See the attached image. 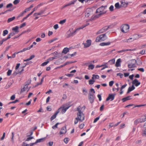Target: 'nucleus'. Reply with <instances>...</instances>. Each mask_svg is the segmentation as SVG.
<instances>
[{
  "label": "nucleus",
  "instance_id": "obj_1",
  "mask_svg": "<svg viewBox=\"0 0 146 146\" xmlns=\"http://www.w3.org/2000/svg\"><path fill=\"white\" fill-rule=\"evenodd\" d=\"M107 7V6H102L98 8L96 10V13H100L96 15L95 16V18H98L102 15L106 13V11H104L105 9Z\"/></svg>",
  "mask_w": 146,
  "mask_h": 146
},
{
  "label": "nucleus",
  "instance_id": "obj_2",
  "mask_svg": "<svg viewBox=\"0 0 146 146\" xmlns=\"http://www.w3.org/2000/svg\"><path fill=\"white\" fill-rule=\"evenodd\" d=\"M107 37L106 36V34H104L100 35L97 36L96 38V41L98 42L103 41L106 39Z\"/></svg>",
  "mask_w": 146,
  "mask_h": 146
},
{
  "label": "nucleus",
  "instance_id": "obj_3",
  "mask_svg": "<svg viewBox=\"0 0 146 146\" xmlns=\"http://www.w3.org/2000/svg\"><path fill=\"white\" fill-rule=\"evenodd\" d=\"M129 25L125 24L122 25L121 27V31L124 33H126L129 31Z\"/></svg>",
  "mask_w": 146,
  "mask_h": 146
},
{
  "label": "nucleus",
  "instance_id": "obj_4",
  "mask_svg": "<svg viewBox=\"0 0 146 146\" xmlns=\"http://www.w3.org/2000/svg\"><path fill=\"white\" fill-rule=\"evenodd\" d=\"M31 80L30 79L28 80L26 82V84L24 86V88L21 89V92H23L24 91H28L29 90L30 88H29L28 86L29 85L31 84Z\"/></svg>",
  "mask_w": 146,
  "mask_h": 146
},
{
  "label": "nucleus",
  "instance_id": "obj_5",
  "mask_svg": "<svg viewBox=\"0 0 146 146\" xmlns=\"http://www.w3.org/2000/svg\"><path fill=\"white\" fill-rule=\"evenodd\" d=\"M77 117L75 118L76 119H79L81 122H82L84 120L85 116L82 112H78L77 113Z\"/></svg>",
  "mask_w": 146,
  "mask_h": 146
},
{
  "label": "nucleus",
  "instance_id": "obj_6",
  "mask_svg": "<svg viewBox=\"0 0 146 146\" xmlns=\"http://www.w3.org/2000/svg\"><path fill=\"white\" fill-rule=\"evenodd\" d=\"M80 30V29L78 28H77L74 31L71 32L70 30H69L67 32V37L68 38H69L71 37H72L74 35H75L76 33L79 31Z\"/></svg>",
  "mask_w": 146,
  "mask_h": 146
},
{
  "label": "nucleus",
  "instance_id": "obj_7",
  "mask_svg": "<svg viewBox=\"0 0 146 146\" xmlns=\"http://www.w3.org/2000/svg\"><path fill=\"white\" fill-rule=\"evenodd\" d=\"M138 39V37L137 36V34H135L133 36L132 38H130L128 39L125 40L124 42H130Z\"/></svg>",
  "mask_w": 146,
  "mask_h": 146
},
{
  "label": "nucleus",
  "instance_id": "obj_8",
  "mask_svg": "<svg viewBox=\"0 0 146 146\" xmlns=\"http://www.w3.org/2000/svg\"><path fill=\"white\" fill-rule=\"evenodd\" d=\"M70 107V106H69L66 107H60L58 110L57 111H58L59 113L61 111V113L62 114H64L66 112L67 110Z\"/></svg>",
  "mask_w": 146,
  "mask_h": 146
},
{
  "label": "nucleus",
  "instance_id": "obj_9",
  "mask_svg": "<svg viewBox=\"0 0 146 146\" xmlns=\"http://www.w3.org/2000/svg\"><path fill=\"white\" fill-rule=\"evenodd\" d=\"M109 28V26H106L104 27L102 29L100 30L98 32H97V34H99L106 31Z\"/></svg>",
  "mask_w": 146,
  "mask_h": 146
},
{
  "label": "nucleus",
  "instance_id": "obj_10",
  "mask_svg": "<svg viewBox=\"0 0 146 146\" xmlns=\"http://www.w3.org/2000/svg\"><path fill=\"white\" fill-rule=\"evenodd\" d=\"M135 61V62L134 63H132L131 62L128 65V67L129 68H133L136 67V64L137 63V61L135 59H132L131 60V61Z\"/></svg>",
  "mask_w": 146,
  "mask_h": 146
},
{
  "label": "nucleus",
  "instance_id": "obj_11",
  "mask_svg": "<svg viewBox=\"0 0 146 146\" xmlns=\"http://www.w3.org/2000/svg\"><path fill=\"white\" fill-rule=\"evenodd\" d=\"M86 43H83L82 44L84 45V48H87L89 47L91 44L92 41L88 39L86 40Z\"/></svg>",
  "mask_w": 146,
  "mask_h": 146
},
{
  "label": "nucleus",
  "instance_id": "obj_12",
  "mask_svg": "<svg viewBox=\"0 0 146 146\" xmlns=\"http://www.w3.org/2000/svg\"><path fill=\"white\" fill-rule=\"evenodd\" d=\"M88 98L90 103L91 104L93 103L94 99V94L90 93Z\"/></svg>",
  "mask_w": 146,
  "mask_h": 146
},
{
  "label": "nucleus",
  "instance_id": "obj_13",
  "mask_svg": "<svg viewBox=\"0 0 146 146\" xmlns=\"http://www.w3.org/2000/svg\"><path fill=\"white\" fill-rule=\"evenodd\" d=\"M115 95V94H109L108 96L106 98V101H108L109 100H110L111 101H113L114 99Z\"/></svg>",
  "mask_w": 146,
  "mask_h": 146
},
{
  "label": "nucleus",
  "instance_id": "obj_14",
  "mask_svg": "<svg viewBox=\"0 0 146 146\" xmlns=\"http://www.w3.org/2000/svg\"><path fill=\"white\" fill-rule=\"evenodd\" d=\"M132 84L135 85L136 86H138L141 84V83L139 82L137 79H134L132 82Z\"/></svg>",
  "mask_w": 146,
  "mask_h": 146
},
{
  "label": "nucleus",
  "instance_id": "obj_15",
  "mask_svg": "<svg viewBox=\"0 0 146 146\" xmlns=\"http://www.w3.org/2000/svg\"><path fill=\"white\" fill-rule=\"evenodd\" d=\"M135 50V49H123L122 50H119L117 51V53H122L124 52L125 51H134Z\"/></svg>",
  "mask_w": 146,
  "mask_h": 146
},
{
  "label": "nucleus",
  "instance_id": "obj_16",
  "mask_svg": "<svg viewBox=\"0 0 146 146\" xmlns=\"http://www.w3.org/2000/svg\"><path fill=\"white\" fill-rule=\"evenodd\" d=\"M66 132V127H63L62 128L60 131V134H62L65 133Z\"/></svg>",
  "mask_w": 146,
  "mask_h": 146
},
{
  "label": "nucleus",
  "instance_id": "obj_17",
  "mask_svg": "<svg viewBox=\"0 0 146 146\" xmlns=\"http://www.w3.org/2000/svg\"><path fill=\"white\" fill-rule=\"evenodd\" d=\"M121 59L120 58L118 59L116 62L115 66L116 67H118L121 66Z\"/></svg>",
  "mask_w": 146,
  "mask_h": 146
},
{
  "label": "nucleus",
  "instance_id": "obj_18",
  "mask_svg": "<svg viewBox=\"0 0 146 146\" xmlns=\"http://www.w3.org/2000/svg\"><path fill=\"white\" fill-rule=\"evenodd\" d=\"M135 89V87L133 85H132L131 87H129L128 90L127 94H128L130 93V92L133 91Z\"/></svg>",
  "mask_w": 146,
  "mask_h": 146
},
{
  "label": "nucleus",
  "instance_id": "obj_19",
  "mask_svg": "<svg viewBox=\"0 0 146 146\" xmlns=\"http://www.w3.org/2000/svg\"><path fill=\"white\" fill-rule=\"evenodd\" d=\"M142 123V120H141V118H138L135 120L134 122V124L137 125L139 123Z\"/></svg>",
  "mask_w": 146,
  "mask_h": 146
},
{
  "label": "nucleus",
  "instance_id": "obj_20",
  "mask_svg": "<svg viewBox=\"0 0 146 146\" xmlns=\"http://www.w3.org/2000/svg\"><path fill=\"white\" fill-rule=\"evenodd\" d=\"M19 28V27L18 26H16L15 27H13L12 29V30L14 31L13 32H15L16 34L19 32V31H18Z\"/></svg>",
  "mask_w": 146,
  "mask_h": 146
},
{
  "label": "nucleus",
  "instance_id": "obj_21",
  "mask_svg": "<svg viewBox=\"0 0 146 146\" xmlns=\"http://www.w3.org/2000/svg\"><path fill=\"white\" fill-rule=\"evenodd\" d=\"M131 96H127L126 97L123 98L122 99V100L123 101V102H125L127 100L132 99V98H131Z\"/></svg>",
  "mask_w": 146,
  "mask_h": 146
},
{
  "label": "nucleus",
  "instance_id": "obj_22",
  "mask_svg": "<svg viewBox=\"0 0 146 146\" xmlns=\"http://www.w3.org/2000/svg\"><path fill=\"white\" fill-rule=\"evenodd\" d=\"M58 113V111H56L55 113L51 116V117L50 118V119L51 121L54 119H55L56 118V115Z\"/></svg>",
  "mask_w": 146,
  "mask_h": 146
},
{
  "label": "nucleus",
  "instance_id": "obj_23",
  "mask_svg": "<svg viewBox=\"0 0 146 146\" xmlns=\"http://www.w3.org/2000/svg\"><path fill=\"white\" fill-rule=\"evenodd\" d=\"M111 42H103L100 43V45L102 46H108L110 45Z\"/></svg>",
  "mask_w": 146,
  "mask_h": 146
},
{
  "label": "nucleus",
  "instance_id": "obj_24",
  "mask_svg": "<svg viewBox=\"0 0 146 146\" xmlns=\"http://www.w3.org/2000/svg\"><path fill=\"white\" fill-rule=\"evenodd\" d=\"M76 54V52H75L72 54H68L66 56H65V57L67 58H71L72 57H73L75 56Z\"/></svg>",
  "mask_w": 146,
  "mask_h": 146
},
{
  "label": "nucleus",
  "instance_id": "obj_25",
  "mask_svg": "<svg viewBox=\"0 0 146 146\" xmlns=\"http://www.w3.org/2000/svg\"><path fill=\"white\" fill-rule=\"evenodd\" d=\"M69 49L67 47L64 48L63 49L62 52L65 54H67L69 51Z\"/></svg>",
  "mask_w": 146,
  "mask_h": 146
},
{
  "label": "nucleus",
  "instance_id": "obj_26",
  "mask_svg": "<svg viewBox=\"0 0 146 146\" xmlns=\"http://www.w3.org/2000/svg\"><path fill=\"white\" fill-rule=\"evenodd\" d=\"M45 139V138H44L37 139L35 142V143H38L42 142Z\"/></svg>",
  "mask_w": 146,
  "mask_h": 146
},
{
  "label": "nucleus",
  "instance_id": "obj_27",
  "mask_svg": "<svg viewBox=\"0 0 146 146\" xmlns=\"http://www.w3.org/2000/svg\"><path fill=\"white\" fill-rule=\"evenodd\" d=\"M77 0H74L73 1H71V2L66 4L67 6H68L71 5H72L74 4L76 2Z\"/></svg>",
  "mask_w": 146,
  "mask_h": 146
},
{
  "label": "nucleus",
  "instance_id": "obj_28",
  "mask_svg": "<svg viewBox=\"0 0 146 146\" xmlns=\"http://www.w3.org/2000/svg\"><path fill=\"white\" fill-rule=\"evenodd\" d=\"M56 58H57V56H54V57H50V58H48L47 59V61H48V63H49L50 61H52V60H54V59H56Z\"/></svg>",
  "mask_w": 146,
  "mask_h": 146
},
{
  "label": "nucleus",
  "instance_id": "obj_29",
  "mask_svg": "<svg viewBox=\"0 0 146 146\" xmlns=\"http://www.w3.org/2000/svg\"><path fill=\"white\" fill-rule=\"evenodd\" d=\"M88 21H87V23L85 25H83L82 26H81V27L79 28L80 29V30L81 29H82L84 27H86L88 25H89V23H88Z\"/></svg>",
  "mask_w": 146,
  "mask_h": 146
},
{
  "label": "nucleus",
  "instance_id": "obj_30",
  "mask_svg": "<svg viewBox=\"0 0 146 146\" xmlns=\"http://www.w3.org/2000/svg\"><path fill=\"white\" fill-rule=\"evenodd\" d=\"M99 78V76L98 75H95L94 74H93L92 75V79H98Z\"/></svg>",
  "mask_w": 146,
  "mask_h": 146
},
{
  "label": "nucleus",
  "instance_id": "obj_31",
  "mask_svg": "<svg viewBox=\"0 0 146 146\" xmlns=\"http://www.w3.org/2000/svg\"><path fill=\"white\" fill-rule=\"evenodd\" d=\"M15 17L14 16L12 17L9 18L7 20V22L8 23H10V22L14 20L15 19Z\"/></svg>",
  "mask_w": 146,
  "mask_h": 146
},
{
  "label": "nucleus",
  "instance_id": "obj_32",
  "mask_svg": "<svg viewBox=\"0 0 146 146\" xmlns=\"http://www.w3.org/2000/svg\"><path fill=\"white\" fill-rule=\"evenodd\" d=\"M108 62L110 64H114L115 62V59H113L109 61Z\"/></svg>",
  "mask_w": 146,
  "mask_h": 146
},
{
  "label": "nucleus",
  "instance_id": "obj_33",
  "mask_svg": "<svg viewBox=\"0 0 146 146\" xmlns=\"http://www.w3.org/2000/svg\"><path fill=\"white\" fill-rule=\"evenodd\" d=\"M89 70H93L94 67V65L93 64H90L88 66Z\"/></svg>",
  "mask_w": 146,
  "mask_h": 146
},
{
  "label": "nucleus",
  "instance_id": "obj_34",
  "mask_svg": "<svg viewBox=\"0 0 146 146\" xmlns=\"http://www.w3.org/2000/svg\"><path fill=\"white\" fill-rule=\"evenodd\" d=\"M44 11H41L40 12L38 13H35L34 14V16H36L38 15H42V13H43Z\"/></svg>",
  "mask_w": 146,
  "mask_h": 146
},
{
  "label": "nucleus",
  "instance_id": "obj_35",
  "mask_svg": "<svg viewBox=\"0 0 146 146\" xmlns=\"http://www.w3.org/2000/svg\"><path fill=\"white\" fill-rule=\"evenodd\" d=\"M115 6L116 8L117 9H119L120 8L119 5V2H117L115 4Z\"/></svg>",
  "mask_w": 146,
  "mask_h": 146
},
{
  "label": "nucleus",
  "instance_id": "obj_36",
  "mask_svg": "<svg viewBox=\"0 0 146 146\" xmlns=\"http://www.w3.org/2000/svg\"><path fill=\"white\" fill-rule=\"evenodd\" d=\"M8 33V31L7 30H5L3 31V36H5Z\"/></svg>",
  "mask_w": 146,
  "mask_h": 146
},
{
  "label": "nucleus",
  "instance_id": "obj_37",
  "mask_svg": "<svg viewBox=\"0 0 146 146\" xmlns=\"http://www.w3.org/2000/svg\"><path fill=\"white\" fill-rule=\"evenodd\" d=\"M142 135L143 137H146V129L143 130L142 133Z\"/></svg>",
  "mask_w": 146,
  "mask_h": 146
},
{
  "label": "nucleus",
  "instance_id": "obj_38",
  "mask_svg": "<svg viewBox=\"0 0 146 146\" xmlns=\"http://www.w3.org/2000/svg\"><path fill=\"white\" fill-rule=\"evenodd\" d=\"M59 124V123H57L54 125L53 126L52 128L53 129H55L56 128H57L58 127V125Z\"/></svg>",
  "mask_w": 146,
  "mask_h": 146
},
{
  "label": "nucleus",
  "instance_id": "obj_39",
  "mask_svg": "<svg viewBox=\"0 0 146 146\" xmlns=\"http://www.w3.org/2000/svg\"><path fill=\"white\" fill-rule=\"evenodd\" d=\"M66 19L61 20L59 22V23L61 25L64 24L66 21Z\"/></svg>",
  "mask_w": 146,
  "mask_h": 146
},
{
  "label": "nucleus",
  "instance_id": "obj_40",
  "mask_svg": "<svg viewBox=\"0 0 146 146\" xmlns=\"http://www.w3.org/2000/svg\"><path fill=\"white\" fill-rule=\"evenodd\" d=\"M89 84L90 85H92L94 84L95 82V81L92 80H90L89 81Z\"/></svg>",
  "mask_w": 146,
  "mask_h": 146
},
{
  "label": "nucleus",
  "instance_id": "obj_41",
  "mask_svg": "<svg viewBox=\"0 0 146 146\" xmlns=\"http://www.w3.org/2000/svg\"><path fill=\"white\" fill-rule=\"evenodd\" d=\"M12 70H9L7 72V74L8 76H10L12 72Z\"/></svg>",
  "mask_w": 146,
  "mask_h": 146
},
{
  "label": "nucleus",
  "instance_id": "obj_42",
  "mask_svg": "<svg viewBox=\"0 0 146 146\" xmlns=\"http://www.w3.org/2000/svg\"><path fill=\"white\" fill-rule=\"evenodd\" d=\"M48 63V61H46V62H44L42 63L41 64V66H44L46 65Z\"/></svg>",
  "mask_w": 146,
  "mask_h": 146
},
{
  "label": "nucleus",
  "instance_id": "obj_43",
  "mask_svg": "<svg viewBox=\"0 0 146 146\" xmlns=\"http://www.w3.org/2000/svg\"><path fill=\"white\" fill-rule=\"evenodd\" d=\"M146 106V104H142V105H137L135 106H134L133 108H135V107H141V106Z\"/></svg>",
  "mask_w": 146,
  "mask_h": 146
},
{
  "label": "nucleus",
  "instance_id": "obj_44",
  "mask_svg": "<svg viewBox=\"0 0 146 146\" xmlns=\"http://www.w3.org/2000/svg\"><path fill=\"white\" fill-rule=\"evenodd\" d=\"M100 118V117L99 116L95 118L93 122L94 123H95L97 122L99 119Z\"/></svg>",
  "mask_w": 146,
  "mask_h": 146
},
{
  "label": "nucleus",
  "instance_id": "obj_45",
  "mask_svg": "<svg viewBox=\"0 0 146 146\" xmlns=\"http://www.w3.org/2000/svg\"><path fill=\"white\" fill-rule=\"evenodd\" d=\"M20 1V0H15L13 1V3L14 5H16L19 3Z\"/></svg>",
  "mask_w": 146,
  "mask_h": 146
},
{
  "label": "nucleus",
  "instance_id": "obj_46",
  "mask_svg": "<svg viewBox=\"0 0 146 146\" xmlns=\"http://www.w3.org/2000/svg\"><path fill=\"white\" fill-rule=\"evenodd\" d=\"M13 5L11 3H10L7 5L6 8H8L12 7Z\"/></svg>",
  "mask_w": 146,
  "mask_h": 146
},
{
  "label": "nucleus",
  "instance_id": "obj_47",
  "mask_svg": "<svg viewBox=\"0 0 146 146\" xmlns=\"http://www.w3.org/2000/svg\"><path fill=\"white\" fill-rule=\"evenodd\" d=\"M30 63H31V62H27L25 63L24 64V66H22V68H24L25 67H26V66L27 65L29 64H30Z\"/></svg>",
  "mask_w": 146,
  "mask_h": 146
},
{
  "label": "nucleus",
  "instance_id": "obj_48",
  "mask_svg": "<svg viewBox=\"0 0 146 146\" xmlns=\"http://www.w3.org/2000/svg\"><path fill=\"white\" fill-rule=\"evenodd\" d=\"M73 62H67L64 64V66H65L67 65L71 64L73 63Z\"/></svg>",
  "mask_w": 146,
  "mask_h": 146
},
{
  "label": "nucleus",
  "instance_id": "obj_49",
  "mask_svg": "<svg viewBox=\"0 0 146 146\" xmlns=\"http://www.w3.org/2000/svg\"><path fill=\"white\" fill-rule=\"evenodd\" d=\"M113 5H111L109 8V10L110 11H112L113 10Z\"/></svg>",
  "mask_w": 146,
  "mask_h": 146
},
{
  "label": "nucleus",
  "instance_id": "obj_50",
  "mask_svg": "<svg viewBox=\"0 0 146 146\" xmlns=\"http://www.w3.org/2000/svg\"><path fill=\"white\" fill-rule=\"evenodd\" d=\"M84 125H85L84 123L81 124L79 126V127L80 129H82L84 127Z\"/></svg>",
  "mask_w": 146,
  "mask_h": 146
},
{
  "label": "nucleus",
  "instance_id": "obj_51",
  "mask_svg": "<svg viewBox=\"0 0 146 146\" xmlns=\"http://www.w3.org/2000/svg\"><path fill=\"white\" fill-rule=\"evenodd\" d=\"M77 110L78 111V112H82L80 109V106H78L77 108Z\"/></svg>",
  "mask_w": 146,
  "mask_h": 146
},
{
  "label": "nucleus",
  "instance_id": "obj_52",
  "mask_svg": "<svg viewBox=\"0 0 146 146\" xmlns=\"http://www.w3.org/2000/svg\"><path fill=\"white\" fill-rule=\"evenodd\" d=\"M26 25V23H22L20 26L19 28H23V27H25V26Z\"/></svg>",
  "mask_w": 146,
  "mask_h": 146
},
{
  "label": "nucleus",
  "instance_id": "obj_53",
  "mask_svg": "<svg viewBox=\"0 0 146 146\" xmlns=\"http://www.w3.org/2000/svg\"><path fill=\"white\" fill-rule=\"evenodd\" d=\"M127 86V84H125L123 85L121 87L120 89V90L121 91L122 89L124 88H125Z\"/></svg>",
  "mask_w": 146,
  "mask_h": 146
},
{
  "label": "nucleus",
  "instance_id": "obj_54",
  "mask_svg": "<svg viewBox=\"0 0 146 146\" xmlns=\"http://www.w3.org/2000/svg\"><path fill=\"white\" fill-rule=\"evenodd\" d=\"M73 74H65V75L69 77H72L73 76Z\"/></svg>",
  "mask_w": 146,
  "mask_h": 146
},
{
  "label": "nucleus",
  "instance_id": "obj_55",
  "mask_svg": "<svg viewBox=\"0 0 146 146\" xmlns=\"http://www.w3.org/2000/svg\"><path fill=\"white\" fill-rule=\"evenodd\" d=\"M29 50L28 47H27V48H23L22 50H21L20 51V52H24V51H26L27 50Z\"/></svg>",
  "mask_w": 146,
  "mask_h": 146
},
{
  "label": "nucleus",
  "instance_id": "obj_56",
  "mask_svg": "<svg viewBox=\"0 0 146 146\" xmlns=\"http://www.w3.org/2000/svg\"><path fill=\"white\" fill-rule=\"evenodd\" d=\"M114 81H110L109 83V85L110 86H113V85L114 83Z\"/></svg>",
  "mask_w": 146,
  "mask_h": 146
},
{
  "label": "nucleus",
  "instance_id": "obj_57",
  "mask_svg": "<svg viewBox=\"0 0 146 146\" xmlns=\"http://www.w3.org/2000/svg\"><path fill=\"white\" fill-rule=\"evenodd\" d=\"M95 91H94V89L92 88L90 90V92L92 94H94L95 93Z\"/></svg>",
  "mask_w": 146,
  "mask_h": 146
},
{
  "label": "nucleus",
  "instance_id": "obj_58",
  "mask_svg": "<svg viewBox=\"0 0 146 146\" xmlns=\"http://www.w3.org/2000/svg\"><path fill=\"white\" fill-rule=\"evenodd\" d=\"M138 70L141 71L142 72H144V69L143 68H138Z\"/></svg>",
  "mask_w": 146,
  "mask_h": 146
},
{
  "label": "nucleus",
  "instance_id": "obj_59",
  "mask_svg": "<svg viewBox=\"0 0 146 146\" xmlns=\"http://www.w3.org/2000/svg\"><path fill=\"white\" fill-rule=\"evenodd\" d=\"M145 118H141V120H142V122H145L146 121V115H144Z\"/></svg>",
  "mask_w": 146,
  "mask_h": 146
},
{
  "label": "nucleus",
  "instance_id": "obj_60",
  "mask_svg": "<svg viewBox=\"0 0 146 146\" xmlns=\"http://www.w3.org/2000/svg\"><path fill=\"white\" fill-rule=\"evenodd\" d=\"M58 24H56L54 25V29L55 30L57 29L58 28Z\"/></svg>",
  "mask_w": 146,
  "mask_h": 146
},
{
  "label": "nucleus",
  "instance_id": "obj_61",
  "mask_svg": "<svg viewBox=\"0 0 146 146\" xmlns=\"http://www.w3.org/2000/svg\"><path fill=\"white\" fill-rule=\"evenodd\" d=\"M64 141L66 143H67L68 141V138H66L64 139Z\"/></svg>",
  "mask_w": 146,
  "mask_h": 146
},
{
  "label": "nucleus",
  "instance_id": "obj_62",
  "mask_svg": "<svg viewBox=\"0 0 146 146\" xmlns=\"http://www.w3.org/2000/svg\"><path fill=\"white\" fill-rule=\"evenodd\" d=\"M30 10H31L29 8H28L25 9L23 11L24 13H26L27 12L30 11Z\"/></svg>",
  "mask_w": 146,
  "mask_h": 146
},
{
  "label": "nucleus",
  "instance_id": "obj_63",
  "mask_svg": "<svg viewBox=\"0 0 146 146\" xmlns=\"http://www.w3.org/2000/svg\"><path fill=\"white\" fill-rule=\"evenodd\" d=\"M25 13H24V11L21 13L18 16V17H19L23 16Z\"/></svg>",
  "mask_w": 146,
  "mask_h": 146
},
{
  "label": "nucleus",
  "instance_id": "obj_64",
  "mask_svg": "<svg viewBox=\"0 0 146 146\" xmlns=\"http://www.w3.org/2000/svg\"><path fill=\"white\" fill-rule=\"evenodd\" d=\"M99 98V100L100 101H101L102 100V97L101 95L100 94H98L97 96Z\"/></svg>",
  "mask_w": 146,
  "mask_h": 146
}]
</instances>
